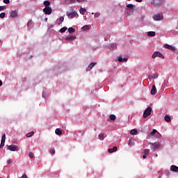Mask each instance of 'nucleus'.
Instances as JSON below:
<instances>
[{
  "label": "nucleus",
  "instance_id": "obj_1",
  "mask_svg": "<svg viewBox=\"0 0 178 178\" xmlns=\"http://www.w3.org/2000/svg\"><path fill=\"white\" fill-rule=\"evenodd\" d=\"M151 112H152V108H151V106L147 107L143 113V118L145 119L148 118V116L151 115Z\"/></svg>",
  "mask_w": 178,
  "mask_h": 178
},
{
  "label": "nucleus",
  "instance_id": "obj_2",
  "mask_svg": "<svg viewBox=\"0 0 178 178\" xmlns=\"http://www.w3.org/2000/svg\"><path fill=\"white\" fill-rule=\"evenodd\" d=\"M7 149L13 152L19 151V146L15 145H7Z\"/></svg>",
  "mask_w": 178,
  "mask_h": 178
},
{
  "label": "nucleus",
  "instance_id": "obj_3",
  "mask_svg": "<svg viewBox=\"0 0 178 178\" xmlns=\"http://www.w3.org/2000/svg\"><path fill=\"white\" fill-rule=\"evenodd\" d=\"M43 12L45 15H51L52 13V8L51 7H45L43 9Z\"/></svg>",
  "mask_w": 178,
  "mask_h": 178
},
{
  "label": "nucleus",
  "instance_id": "obj_4",
  "mask_svg": "<svg viewBox=\"0 0 178 178\" xmlns=\"http://www.w3.org/2000/svg\"><path fill=\"white\" fill-rule=\"evenodd\" d=\"M153 19L156 21L162 20V19H163V15L162 14H156L153 16Z\"/></svg>",
  "mask_w": 178,
  "mask_h": 178
},
{
  "label": "nucleus",
  "instance_id": "obj_5",
  "mask_svg": "<svg viewBox=\"0 0 178 178\" xmlns=\"http://www.w3.org/2000/svg\"><path fill=\"white\" fill-rule=\"evenodd\" d=\"M67 16H68V17H70V19H74V17H76V16H79V15L76 11H74L70 13H67Z\"/></svg>",
  "mask_w": 178,
  "mask_h": 178
},
{
  "label": "nucleus",
  "instance_id": "obj_6",
  "mask_svg": "<svg viewBox=\"0 0 178 178\" xmlns=\"http://www.w3.org/2000/svg\"><path fill=\"white\" fill-rule=\"evenodd\" d=\"M95 65H97V63H91L89 66L86 68V72H90V70H91L92 69V67H94V66H95Z\"/></svg>",
  "mask_w": 178,
  "mask_h": 178
},
{
  "label": "nucleus",
  "instance_id": "obj_7",
  "mask_svg": "<svg viewBox=\"0 0 178 178\" xmlns=\"http://www.w3.org/2000/svg\"><path fill=\"white\" fill-rule=\"evenodd\" d=\"M170 170L172 172H175V173H178V167L177 165H172L170 166Z\"/></svg>",
  "mask_w": 178,
  "mask_h": 178
},
{
  "label": "nucleus",
  "instance_id": "obj_8",
  "mask_svg": "<svg viewBox=\"0 0 178 178\" xmlns=\"http://www.w3.org/2000/svg\"><path fill=\"white\" fill-rule=\"evenodd\" d=\"M152 145V149H156L159 147V143H150Z\"/></svg>",
  "mask_w": 178,
  "mask_h": 178
},
{
  "label": "nucleus",
  "instance_id": "obj_9",
  "mask_svg": "<svg viewBox=\"0 0 178 178\" xmlns=\"http://www.w3.org/2000/svg\"><path fill=\"white\" fill-rule=\"evenodd\" d=\"M10 15L11 17H17V11H16V10H12Z\"/></svg>",
  "mask_w": 178,
  "mask_h": 178
},
{
  "label": "nucleus",
  "instance_id": "obj_10",
  "mask_svg": "<svg viewBox=\"0 0 178 178\" xmlns=\"http://www.w3.org/2000/svg\"><path fill=\"white\" fill-rule=\"evenodd\" d=\"M151 94L152 95H155L156 94V87L155 85L152 86V90H151Z\"/></svg>",
  "mask_w": 178,
  "mask_h": 178
},
{
  "label": "nucleus",
  "instance_id": "obj_11",
  "mask_svg": "<svg viewBox=\"0 0 178 178\" xmlns=\"http://www.w3.org/2000/svg\"><path fill=\"white\" fill-rule=\"evenodd\" d=\"M165 48H166L167 49H170V51H175L176 49H175V47L172 45H169V44H165Z\"/></svg>",
  "mask_w": 178,
  "mask_h": 178
},
{
  "label": "nucleus",
  "instance_id": "obj_12",
  "mask_svg": "<svg viewBox=\"0 0 178 178\" xmlns=\"http://www.w3.org/2000/svg\"><path fill=\"white\" fill-rule=\"evenodd\" d=\"M118 151V147L114 146L112 149H108L109 154H112L113 152H116Z\"/></svg>",
  "mask_w": 178,
  "mask_h": 178
},
{
  "label": "nucleus",
  "instance_id": "obj_13",
  "mask_svg": "<svg viewBox=\"0 0 178 178\" xmlns=\"http://www.w3.org/2000/svg\"><path fill=\"white\" fill-rule=\"evenodd\" d=\"M67 41H73V40H76V36H68L65 38Z\"/></svg>",
  "mask_w": 178,
  "mask_h": 178
},
{
  "label": "nucleus",
  "instance_id": "obj_14",
  "mask_svg": "<svg viewBox=\"0 0 178 178\" xmlns=\"http://www.w3.org/2000/svg\"><path fill=\"white\" fill-rule=\"evenodd\" d=\"M164 120H165L167 122V123H170V121L172 120V119L170 118V116L166 115L164 117Z\"/></svg>",
  "mask_w": 178,
  "mask_h": 178
},
{
  "label": "nucleus",
  "instance_id": "obj_15",
  "mask_svg": "<svg viewBox=\"0 0 178 178\" xmlns=\"http://www.w3.org/2000/svg\"><path fill=\"white\" fill-rule=\"evenodd\" d=\"M43 3L45 8H49V5H51V2L49 1H44Z\"/></svg>",
  "mask_w": 178,
  "mask_h": 178
},
{
  "label": "nucleus",
  "instance_id": "obj_16",
  "mask_svg": "<svg viewBox=\"0 0 178 178\" xmlns=\"http://www.w3.org/2000/svg\"><path fill=\"white\" fill-rule=\"evenodd\" d=\"M147 35L148 37H155V31H149Z\"/></svg>",
  "mask_w": 178,
  "mask_h": 178
},
{
  "label": "nucleus",
  "instance_id": "obj_17",
  "mask_svg": "<svg viewBox=\"0 0 178 178\" xmlns=\"http://www.w3.org/2000/svg\"><path fill=\"white\" fill-rule=\"evenodd\" d=\"M79 12H80L81 15H84V13H86V12H87V10L85 8H81L79 10Z\"/></svg>",
  "mask_w": 178,
  "mask_h": 178
},
{
  "label": "nucleus",
  "instance_id": "obj_18",
  "mask_svg": "<svg viewBox=\"0 0 178 178\" xmlns=\"http://www.w3.org/2000/svg\"><path fill=\"white\" fill-rule=\"evenodd\" d=\"M137 133H138V131H137V129H132L130 131V134H131V136H136Z\"/></svg>",
  "mask_w": 178,
  "mask_h": 178
},
{
  "label": "nucleus",
  "instance_id": "obj_19",
  "mask_svg": "<svg viewBox=\"0 0 178 178\" xmlns=\"http://www.w3.org/2000/svg\"><path fill=\"white\" fill-rule=\"evenodd\" d=\"M55 133L57 134V136H62V131H60L59 129H56Z\"/></svg>",
  "mask_w": 178,
  "mask_h": 178
},
{
  "label": "nucleus",
  "instance_id": "obj_20",
  "mask_svg": "<svg viewBox=\"0 0 178 178\" xmlns=\"http://www.w3.org/2000/svg\"><path fill=\"white\" fill-rule=\"evenodd\" d=\"M81 29H82L83 31H86V30H90V26H88V25H85V26H82Z\"/></svg>",
  "mask_w": 178,
  "mask_h": 178
},
{
  "label": "nucleus",
  "instance_id": "obj_21",
  "mask_svg": "<svg viewBox=\"0 0 178 178\" xmlns=\"http://www.w3.org/2000/svg\"><path fill=\"white\" fill-rule=\"evenodd\" d=\"M157 56L159 58H161V59H165V56H163V54H162L161 52L157 51Z\"/></svg>",
  "mask_w": 178,
  "mask_h": 178
},
{
  "label": "nucleus",
  "instance_id": "obj_22",
  "mask_svg": "<svg viewBox=\"0 0 178 178\" xmlns=\"http://www.w3.org/2000/svg\"><path fill=\"white\" fill-rule=\"evenodd\" d=\"M128 144H129V147H133V145H134V144H135L134 140L129 139Z\"/></svg>",
  "mask_w": 178,
  "mask_h": 178
},
{
  "label": "nucleus",
  "instance_id": "obj_23",
  "mask_svg": "<svg viewBox=\"0 0 178 178\" xmlns=\"http://www.w3.org/2000/svg\"><path fill=\"white\" fill-rule=\"evenodd\" d=\"M74 31H75V30L73 29V27H70V28L68 29V33H69L70 34H72V33H74Z\"/></svg>",
  "mask_w": 178,
  "mask_h": 178
},
{
  "label": "nucleus",
  "instance_id": "obj_24",
  "mask_svg": "<svg viewBox=\"0 0 178 178\" xmlns=\"http://www.w3.org/2000/svg\"><path fill=\"white\" fill-rule=\"evenodd\" d=\"M110 120H116V115H113V114H111L110 116Z\"/></svg>",
  "mask_w": 178,
  "mask_h": 178
},
{
  "label": "nucleus",
  "instance_id": "obj_25",
  "mask_svg": "<svg viewBox=\"0 0 178 178\" xmlns=\"http://www.w3.org/2000/svg\"><path fill=\"white\" fill-rule=\"evenodd\" d=\"M66 30H67V27L64 26L60 29V33H65V31H66Z\"/></svg>",
  "mask_w": 178,
  "mask_h": 178
},
{
  "label": "nucleus",
  "instance_id": "obj_26",
  "mask_svg": "<svg viewBox=\"0 0 178 178\" xmlns=\"http://www.w3.org/2000/svg\"><path fill=\"white\" fill-rule=\"evenodd\" d=\"M34 134V131H31L30 133L26 134V137H33V135Z\"/></svg>",
  "mask_w": 178,
  "mask_h": 178
},
{
  "label": "nucleus",
  "instance_id": "obj_27",
  "mask_svg": "<svg viewBox=\"0 0 178 178\" xmlns=\"http://www.w3.org/2000/svg\"><path fill=\"white\" fill-rule=\"evenodd\" d=\"M156 56H158V51H155L152 56V59H155V58H156Z\"/></svg>",
  "mask_w": 178,
  "mask_h": 178
},
{
  "label": "nucleus",
  "instance_id": "obj_28",
  "mask_svg": "<svg viewBox=\"0 0 178 178\" xmlns=\"http://www.w3.org/2000/svg\"><path fill=\"white\" fill-rule=\"evenodd\" d=\"M31 26H33V21L32 20H29L27 23V26L29 27H31Z\"/></svg>",
  "mask_w": 178,
  "mask_h": 178
},
{
  "label": "nucleus",
  "instance_id": "obj_29",
  "mask_svg": "<svg viewBox=\"0 0 178 178\" xmlns=\"http://www.w3.org/2000/svg\"><path fill=\"white\" fill-rule=\"evenodd\" d=\"M6 140V135L4 134H3V136H2V138H1V141L3 142V143H5V140Z\"/></svg>",
  "mask_w": 178,
  "mask_h": 178
},
{
  "label": "nucleus",
  "instance_id": "obj_30",
  "mask_svg": "<svg viewBox=\"0 0 178 178\" xmlns=\"http://www.w3.org/2000/svg\"><path fill=\"white\" fill-rule=\"evenodd\" d=\"M104 138H105V136H104V134H100L99 135V140H104Z\"/></svg>",
  "mask_w": 178,
  "mask_h": 178
},
{
  "label": "nucleus",
  "instance_id": "obj_31",
  "mask_svg": "<svg viewBox=\"0 0 178 178\" xmlns=\"http://www.w3.org/2000/svg\"><path fill=\"white\" fill-rule=\"evenodd\" d=\"M144 154H145V155H149V149H144Z\"/></svg>",
  "mask_w": 178,
  "mask_h": 178
},
{
  "label": "nucleus",
  "instance_id": "obj_32",
  "mask_svg": "<svg viewBox=\"0 0 178 178\" xmlns=\"http://www.w3.org/2000/svg\"><path fill=\"white\" fill-rule=\"evenodd\" d=\"M127 8H129L130 9H133V8H134V5L130 3L127 5Z\"/></svg>",
  "mask_w": 178,
  "mask_h": 178
},
{
  "label": "nucleus",
  "instance_id": "obj_33",
  "mask_svg": "<svg viewBox=\"0 0 178 178\" xmlns=\"http://www.w3.org/2000/svg\"><path fill=\"white\" fill-rule=\"evenodd\" d=\"M29 156L31 159L34 158V153H33V152H29Z\"/></svg>",
  "mask_w": 178,
  "mask_h": 178
},
{
  "label": "nucleus",
  "instance_id": "obj_34",
  "mask_svg": "<svg viewBox=\"0 0 178 178\" xmlns=\"http://www.w3.org/2000/svg\"><path fill=\"white\" fill-rule=\"evenodd\" d=\"M6 13H1V14H0V17H1V19H3L4 17H5V16H6Z\"/></svg>",
  "mask_w": 178,
  "mask_h": 178
},
{
  "label": "nucleus",
  "instance_id": "obj_35",
  "mask_svg": "<svg viewBox=\"0 0 178 178\" xmlns=\"http://www.w3.org/2000/svg\"><path fill=\"white\" fill-rule=\"evenodd\" d=\"M156 129H153V131L149 134L150 136H154V134H156Z\"/></svg>",
  "mask_w": 178,
  "mask_h": 178
},
{
  "label": "nucleus",
  "instance_id": "obj_36",
  "mask_svg": "<svg viewBox=\"0 0 178 178\" xmlns=\"http://www.w3.org/2000/svg\"><path fill=\"white\" fill-rule=\"evenodd\" d=\"M99 16H101V13H95V18L99 17Z\"/></svg>",
  "mask_w": 178,
  "mask_h": 178
},
{
  "label": "nucleus",
  "instance_id": "obj_37",
  "mask_svg": "<svg viewBox=\"0 0 178 178\" xmlns=\"http://www.w3.org/2000/svg\"><path fill=\"white\" fill-rule=\"evenodd\" d=\"M5 147V142L1 141L0 145V148H3Z\"/></svg>",
  "mask_w": 178,
  "mask_h": 178
},
{
  "label": "nucleus",
  "instance_id": "obj_38",
  "mask_svg": "<svg viewBox=\"0 0 178 178\" xmlns=\"http://www.w3.org/2000/svg\"><path fill=\"white\" fill-rule=\"evenodd\" d=\"M50 154H51L52 155H54V154H55V149H50Z\"/></svg>",
  "mask_w": 178,
  "mask_h": 178
},
{
  "label": "nucleus",
  "instance_id": "obj_39",
  "mask_svg": "<svg viewBox=\"0 0 178 178\" xmlns=\"http://www.w3.org/2000/svg\"><path fill=\"white\" fill-rule=\"evenodd\" d=\"M12 162H13V160L9 159V160H8V161H7V164H8V165H10V163H12Z\"/></svg>",
  "mask_w": 178,
  "mask_h": 178
},
{
  "label": "nucleus",
  "instance_id": "obj_40",
  "mask_svg": "<svg viewBox=\"0 0 178 178\" xmlns=\"http://www.w3.org/2000/svg\"><path fill=\"white\" fill-rule=\"evenodd\" d=\"M6 9V6H0V10H5Z\"/></svg>",
  "mask_w": 178,
  "mask_h": 178
},
{
  "label": "nucleus",
  "instance_id": "obj_41",
  "mask_svg": "<svg viewBox=\"0 0 178 178\" xmlns=\"http://www.w3.org/2000/svg\"><path fill=\"white\" fill-rule=\"evenodd\" d=\"M59 20L62 23L65 20V18L63 17H60Z\"/></svg>",
  "mask_w": 178,
  "mask_h": 178
},
{
  "label": "nucleus",
  "instance_id": "obj_42",
  "mask_svg": "<svg viewBox=\"0 0 178 178\" xmlns=\"http://www.w3.org/2000/svg\"><path fill=\"white\" fill-rule=\"evenodd\" d=\"M10 0H3L4 3H10Z\"/></svg>",
  "mask_w": 178,
  "mask_h": 178
},
{
  "label": "nucleus",
  "instance_id": "obj_43",
  "mask_svg": "<svg viewBox=\"0 0 178 178\" xmlns=\"http://www.w3.org/2000/svg\"><path fill=\"white\" fill-rule=\"evenodd\" d=\"M118 61H119V62H123V58L120 57V58H118Z\"/></svg>",
  "mask_w": 178,
  "mask_h": 178
},
{
  "label": "nucleus",
  "instance_id": "obj_44",
  "mask_svg": "<svg viewBox=\"0 0 178 178\" xmlns=\"http://www.w3.org/2000/svg\"><path fill=\"white\" fill-rule=\"evenodd\" d=\"M22 178H28V177H27V175L24 174V175H22Z\"/></svg>",
  "mask_w": 178,
  "mask_h": 178
},
{
  "label": "nucleus",
  "instance_id": "obj_45",
  "mask_svg": "<svg viewBox=\"0 0 178 178\" xmlns=\"http://www.w3.org/2000/svg\"><path fill=\"white\" fill-rule=\"evenodd\" d=\"M76 1L80 3H81V2H84V0H76Z\"/></svg>",
  "mask_w": 178,
  "mask_h": 178
},
{
  "label": "nucleus",
  "instance_id": "obj_46",
  "mask_svg": "<svg viewBox=\"0 0 178 178\" xmlns=\"http://www.w3.org/2000/svg\"><path fill=\"white\" fill-rule=\"evenodd\" d=\"M127 62V58H122V62Z\"/></svg>",
  "mask_w": 178,
  "mask_h": 178
},
{
  "label": "nucleus",
  "instance_id": "obj_47",
  "mask_svg": "<svg viewBox=\"0 0 178 178\" xmlns=\"http://www.w3.org/2000/svg\"><path fill=\"white\" fill-rule=\"evenodd\" d=\"M143 159H147V154L143 155Z\"/></svg>",
  "mask_w": 178,
  "mask_h": 178
},
{
  "label": "nucleus",
  "instance_id": "obj_48",
  "mask_svg": "<svg viewBox=\"0 0 178 178\" xmlns=\"http://www.w3.org/2000/svg\"><path fill=\"white\" fill-rule=\"evenodd\" d=\"M136 2H143V0H136Z\"/></svg>",
  "mask_w": 178,
  "mask_h": 178
},
{
  "label": "nucleus",
  "instance_id": "obj_49",
  "mask_svg": "<svg viewBox=\"0 0 178 178\" xmlns=\"http://www.w3.org/2000/svg\"><path fill=\"white\" fill-rule=\"evenodd\" d=\"M2 86V81L0 80V87Z\"/></svg>",
  "mask_w": 178,
  "mask_h": 178
},
{
  "label": "nucleus",
  "instance_id": "obj_50",
  "mask_svg": "<svg viewBox=\"0 0 178 178\" xmlns=\"http://www.w3.org/2000/svg\"><path fill=\"white\" fill-rule=\"evenodd\" d=\"M48 20V18H46V22Z\"/></svg>",
  "mask_w": 178,
  "mask_h": 178
},
{
  "label": "nucleus",
  "instance_id": "obj_51",
  "mask_svg": "<svg viewBox=\"0 0 178 178\" xmlns=\"http://www.w3.org/2000/svg\"><path fill=\"white\" fill-rule=\"evenodd\" d=\"M92 15H94V13H92Z\"/></svg>",
  "mask_w": 178,
  "mask_h": 178
},
{
  "label": "nucleus",
  "instance_id": "obj_52",
  "mask_svg": "<svg viewBox=\"0 0 178 178\" xmlns=\"http://www.w3.org/2000/svg\"><path fill=\"white\" fill-rule=\"evenodd\" d=\"M0 42H1V40H0Z\"/></svg>",
  "mask_w": 178,
  "mask_h": 178
},
{
  "label": "nucleus",
  "instance_id": "obj_53",
  "mask_svg": "<svg viewBox=\"0 0 178 178\" xmlns=\"http://www.w3.org/2000/svg\"><path fill=\"white\" fill-rule=\"evenodd\" d=\"M127 1H130V0H127Z\"/></svg>",
  "mask_w": 178,
  "mask_h": 178
},
{
  "label": "nucleus",
  "instance_id": "obj_54",
  "mask_svg": "<svg viewBox=\"0 0 178 178\" xmlns=\"http://www.w3.org/2000/svg\"><path fill=\"white\" fill-rule=\"evenodd\" d=\"M0 178H1V177H0Z\"/></svg>",
  "mask_w": 178,
  "mask_h": 178
}]
</instances>
